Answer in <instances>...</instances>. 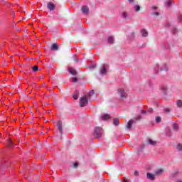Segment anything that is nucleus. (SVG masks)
<instances>
[{
	"mask_svg": "<svg viewBox=\"0 0 182 182\" xmlns=\"http://www.w3.org/2000/svg\"><path fill=\"white\" fill-rule=\"evenodd\" d=\"M103 135V129L100 127H97L94 129L93 136L95 139H100Z\"/></svg>",
	"mask_w": 182,
	"mask_h": 182,
	"instance_id": "f257e3e1",
	"label": "nucleus"
},
{
	"mask_svg": "<svg viewBox=\"0 0 182 182\" xmlns=\"http://www.w3.org/2000/svg\"><path fill=\"white\" fill-rule=\"evenodd\" d=\"M89 98L87 96L85 95L84 97H82L80 98V107H85L89 103Z\"/></svg>",
	"mask_w": 182,
	"mask_h": 182,
	"instance_id": "f03ea898",
	"label": "nucleus"
},
{
	"mask_svg": "<svg viewBox=\"0 0 182 182\" xmlns=\"http://www.w3.org/2000/svg\"><path fill=\"white\" fill-rule=\"evenodd\" d=\"M107 69H109V65H102V68L100 70V74L106 75V73H107Z\"/></svg>",
	"mask_w": 182,
	"mask_h": 182,
	"instance_id": "7ed1b4c3",
	"label": "nucleus"
},
{
	"mask_svg": "<svg viewBox=\"0 0 182 182\" xmlns=\"http://www.w3.org/2000/svg\"><path fill=\"white\" fill-rule=\"evenodd\" d=\"M118 92L119 93L121 97H126L127 96V93L124 92V90L123 88H119Z\"/></svg>",
	"mask_w": 182,
	"mask_h": 182,
	"instance_id": "20e7f679",
	"label": "nucleus"
},
{
	"mask_svg": "<svg viewBox=\"0 0 182 182\" xmlns=\"http://www.w3.org/2000/svg\"><path fill=\"white\" fill-rule=\"evenodd\" d=\"M81 11L84 15H87L89 14V7L87 6H82Z\"/></svg>",
	"mask_w": 182,
	"mask_h": 182,
	"instance_id": "39448f33",
	"label": "nucleus"
},
{
	"mask_svg": "<svg viewBox=\"0 0 182 182\" xmlns=\"http://www.w3.org/2000/svg\"><path fill=\"white\" fill-rule=\"evenodd\" d=\"M146 177L149 180H151V181L156 180V175L150 173H146Z\"/></svg>",
	"mask_w": 182,
	"mask_h": 182,
	"instance_id": "423d86ee",
	"label": "nucleus"
},
{
	"mask_svg": "<svg viewBox=\"0 0 182 182\" xmlns=\"http://www.w3.org/2000/svg\"><path fill=\"white\" fill-rule=\"evenodd\" d=\"M68 72L73 75V76H76V75H77V72H76V70H75L73 68L70 67L68 68Z\"/></svg>",
	"mask_w": 182,
	"mask_h": 182,
	"instance_id": "0eeeda50",
	"label": "nucleus"
},
{
	"mask_svg": "<svg viewBox=\"0 0 182 182\" xmlns=\"http://www.w3.org/2000/svg\"><path fill=\"white\" fill-rule=\"evenodd\" d=\"M57 127H58L60 134H62V132L63 130V129L62 127V121H58L57 122Z\"/></svg>",
	"mask_w": 182,
	"mask_h": 182,
	"instance_id": "6e6552de",
	"label": "nucleus"
},
{
	"mask_svg": "<svg viewBox=\"0 0 182 182\" xmlns=\"http://www.w3.org/2000/svg\"><path fill=\"white\" fill-rule=\"evenodd\" d=\"M140 32H141V36H142L144 38H146V36H149V32H148L147 30H146V29H141V30L140 31Z\"/></svg>",
	"mask_w": 182,
	"mask_h": 182,
	"instance_id": "1a4fd4ad",
	"label": "nucleus"
},
{
	"mask_svg": "<svg viewBox=\"0 0 182 182\" xmlns=\"http://www.w3.org/2000/svg\"><path fill=\"white\" fill-rule=\"evenodd\" d=\"M146 143H148V144H151V146H154V145L157 144V141H153L151 139H147Z\"/></svg>",
	"mask_w": 182,
	"mask_h": 182,
	"instance_id": "9d476101",
	"label": "nucleus"
},
{
	"mask_svg": "<svg viewBox=\"0 0 182 182\" xmlns=\"http://www.w3.org/2000/svg\"><path fill=\"white\" fill-rule=\"evenodd\" d=\"M48 9H50V11H53V9H55V4H53V3H48Z\"/></svg>",
	"mask_w": 182,
	"mask_h": 182,
	"instance_id": "9b49d317",
	"label": "nucleus"
},
{
	"mask_svg": "<svg viewBox=\"0 0 182 182\" xmlns=\"http://www.w3.org/2000/svg\"><path fill=\"white\" fill-rule=\"evenodd\" d=\"M133 123H134L133 119H130V120L128 122L127 124L126 125V128H127V129H132V124H133Z\"/></svg>",
	"mask_w": 182,
	"mask_h": 182,
	"instance_id": "f8f14e48",
	"label": "nucleus"
},
{
	"mask_svg": "<svg viewBox=\"0 0 182 182\" xmlns=\"http://www.w3.org/2000/svg\"><path fill=\"white\" fill-rule=\"evenodd\" d=\"M102 120H109L110 119V115L108 114H105L104 115L102 116Z\"/></svg>",
	"mask_w": 182,
	"mask_h": 182,
	"instance_id": "ddd939ff",
	"label": "nucleus"
},
{
	"mask_svg": "<svg viewBox=\"0 0 182 182\" xmlns=\"http://www.w3.org/2000/svg\"><path fill=\"white\" fill-rule=\"evenodd\" d=\"M73 97L75 100H77V99L79 98V92L75 91Z\"/></svg>",
	"mask_w": 182,
	"mask_h": 182,
	"instance_id": "4468645a",
	"label": "nucleus"
},
{
	"mask_svg": "<svg viewBox=\"0 0 182 182\" xmlns=\"http://www.w3.org/2000/svg\"><path fill=\"white\" fill-rule=\"evenodd\" d=\"M163 174V169H158L155 172V176H161Z\"/></svg>",
	"mask_w": 182,
	"mask_h": 182,
	"instance_id": "2eb2a0df",
	"label": "nucleus"
},
{
	"mask_svg": "<svg viewBox=\"0 0 182 182\" xmlns=\"http://www.w3.org/2000/svg\"><path fill=\"white\" fill-rule=\"evenodd\" d=\"M58 44L54 43V44L52 45V47H51L52 50H58Z\"/></svg>",
	"mask_w": 182,
	"mask_h": 182,
	"instance_id": "dca6fc26",
	"label": "nucleus"
},
{
	"mask_svg": "<svg viewBox=\"0 0 182 182\" xmlns=\"http://www.w3.org/2000/svg\"><path fill=\"white\" fill-rule=\"evenodd\" d=\"M108 42L111 44L114 43V38L112 36L108 37Z\"/></svg>",
	"mask_w": 182,
	"mask_h": 182,
	"instance_id": "f3484780",
	"label": "nucleus"
},
{
	"mask_svg": "<svg viewBox=\"0 0 182 182\" xmlns=\"http://www.w3.org/2000/svg\"><path fill=\"white\" fill-rule=\"evenodd\" d=\"M95 95V91L94 90H91V91H90V92L87 95H85V96H87V97H92V96H93Z\"/></svg>",
	"mask_w": 182,
	"mask_h": 182,
	"instance_id": "a211bd4d",
	"label": "nucleus"
},
{
	"mask_svg": "<svg viewBox=\"0 0 182 182\" xmlns=\"http://www.w3.org/2000/svg\"><path fill=\"white\" fill-rule=\"evenodd\" d=\"M121 16L122 18H123L124 19H127V16H128V14L127 13L123 11L121 14Z\"/></svg>",
	"mask_w": 182,
	"mask_h": 182,
	"instance_id": "6ab92c4d",
	"label": "nucleus"
},
{
	"mask_svg": "<svg viewBox=\"0 0 182 182\" xmlns=\"http://www.w3.org/2000/svg\"><path fill=\"white\" fill-rule=\"evenodd\" d=\"M176 106L177 107H182V100H177L176 101Z\"/></svg>",
	"mask_w": 182,
	"mask_h": 182,
	"instance_id": "aec40b11",
	"label": "nucleus"
},
{
	"mask_svg": "<svg viewBox=\"0 0 182 182\" xmlns=\"http://www.w3.org/2000/svg\"><path fill=\"white\" fill-rule=\"evenodd\" d=\"M160 70H166V72H167V70H168V67H167V65H164V66L160 68Z\"/></svg>",
	"mask_w": 182,
	"mask_h": 182,
	"instance_id": "412c9836",
	"label": "nucleus"
},
{
	"mask_svg": "<svg viewBox=\"0 0 182 182\" xmlns=\"http://www.w3.org/2000/svg\"><path fill=\"white\" fill-rule=\"evenodd\" d=\"M176 149L178 151H182V144H178L176 146Z\"/></svg>",
	"mask_w": 182,
	"mask_h": 182,
	"instance_id": "4be33fe9",
	"label": "nucleus"
},
{
	"mask_svg": "<svg viewBox=\"0 0 182 182\" xmlns=\"http://www.w3.org/2000/svg\"><path fill=\"white\" fill-rule=\"evenodd\" d=\"M171 4H173V1H171V0L165 1V5H166V6H171Z\"/></svg>",
	"mask_w": 182,
	"mask_h": 182,
	"instance_id": "5701e85b",
	"label": "nucleus"
},
{
	"mask_svg": "<svg viewBox=\"0 0 182 182\" xmlns=\"http://www.w3.org/2000/svg\"><path fill=\"white\" fill-rule=\"evenodd\" d=\"M113 123H114V126H118V124H119V119H113Z\"/></svg>",
	"mask_w": 182,
	"mask_h": 182,
	"instance_id": "b1692460",
	"label": "nucleus"
},
{
	"mask_svg": "<svg viewBox=\"0 0 182 182\" xmlns=\"http://www.w3.org/2000/svg\"><path fill=\"white\" fill-rule=\"evenodd\" d=\"M173 130H176V132H177V130H178V124H173Z\"/></svg>",
	"mask_w": 182,
	"mask_h": 182,
	"instance_id": "393cba45",
	"label": "nucleus"
},
{
	"mask_svg": "<svg viewBox=\"0 0 182 182\" xmlns=\"http://www.w3.org/2000/svg\"><path fill=\"white\" fill-rule=\"evenodd\" d=\"M161 90H162L163 92H166V90H167V86L166 85H162L161 87Z\"/></svg>",
	"mask_w": 182,
	"mask_h": 182,
	"instance_id": "a878e982",
	"label": "nucleus"
},
{
	"mask_svg": "<svg viewBox=\"0 0 182 182\" xmlns=\"http://www.w3.org/2000/svg\"><path fill=\"white\" fill-rule=\"evenodd\" d=\"M134 10L136 11V12H139V11H140V6L136 5L134 6Z\"/></svg>",
	"mask_w": 182,
	"mask_h": 182,
	"instance_id": "bb28decb",
	"label": "nucleus"
},
{
	"mask_svg": "<svg viewBox=\"0 0 182 182\" xmlns=\"http://www.w3.org/2000/svg\"><path fill=\"white\" fill-rule=\"evenodd\" d=\"M160 122H161V117H160L159 116L156 117V123H160Z\"/></svg>",
	"mask_w": 182,
	"mask_h": 182,
	"instance_id": "cd10ccee",
	"label": "nucleus"
},
{
	"mask_svg": "<svg viewBox=\"0 0 182 182\" xmlns=\"http://www.w3.org/2000/svg\"><path fill=\"white\" fill-rule=\"evenodd\" d=\"M38 69H39V67H38V65H34L33 67V72H37Z\"/></svg>",
	"mask_w": 182,
	"mask_h": 182,
	"instance_id": "c85d7f7f",
	"label": "nucleus"
},
{
	"mask_svg": "<svg viewBox=\"0 0 182 182\" xmlns=\"http://www.w3.org/2000/svg\"><path fill=\"white\" fill-rule=\"evenodd\" d=\"M164 112L165 113H170L171 109H170V108H165V109H164Z\"/></svg>",
	"mask_w": 182,
	"mask_h": 182,
	"instance_id": "c756f323",
	"label": "nucleus"
},
{
	"mask_svg": "<svg viewBox=\"0 0 182 182\" xmlns=\"http://www.w3.org/2000/svg\"><path fill=\"white\" fill-rule=\"evenodd\" d=\"M159 65H156V67H155V68H154V70H155V73H157V72L159 71Z\"/></svg>",
	"mask_w": 182,
	"mask_h": 182,
	"instance_id": "7c9ffc66",
	"label": "nucleus"
},
{
	"mask_svg": "<svg viewBox=\"0 0 182 182\" xmlns=\"http://www.w3.org/2000/svg\"><path fill=\"white\" fill-rule=\"evenodd\" d=\"M12 144H14V142H12V140L9 139V147H12Z\"/></svg>",
	"mask_w": 182,
	"mask_h": 182,
	"instance_id": "2f4dec72",
	"label": "nucleus"
},
{
	"mask_svg": "<svg viewBox=\"0 0 182 182\" xmlns=\"http://www.w3.org/2000/svg\"><path fill=\"white\" fill-rule=\"evenodd\" d=\"M72 82H73L74 83H76V82H77V79L76 77H73Z\"/></svg>",
	"mask_w": 182,
	"mask_h": 182,
	"instance_id": "473e14b6",
	"label": "nucleus"
},
{
	"mask_svg": "<svg viewBox=\"0 0 182 182\" xmlns=\"http://www.w3.org/2000/svg\"><path fill=\"white\" fill-rule=\"evenodd\" d=\"M73 166H74L75 168H77V167L79 166V164L77 162H75V163H74Z\"/></svg>",
	"mask_w": 182,
	"mask_h": 182,
	"instance_id": "72a5a7b5",
	"label": "nucleus"
},
{
	"mask_svg": "<svg viewBox=\"0 0 182 182\" xmlns=\"http://www.w3.org/2000/svg\"><path fill=\"white\" fill-rule=\"evenodd\" d=\"M96 68V64H92L91 66H90V69H95Z\"/></svg>",
	"mask_w": 182,
	"mask_h": 182,
	"instance_id": "f704fd0d",
	"label": "nucleus"
},
{
	"mask_svg": "<svg viewBox=\"0 0 182 182\" xmlns=\"http://www.w3.org/2000/svg\"><path fill=\"white\" fill-rule=\"evenodd\" d=\"M74 60H75V62H77L79 60V58H77V57H76V55H74Z\"/></svg>",
	"mask_w": 182,
	"mask_h": 182,
	"instance_id": "c9c22d12",
	"label": "nucleus"
},
{
	"mask_svg": "<svg viewBox=\"0 0 182 182\" xmlns=\"http://www.w3.org/2000/svg\"><path fill=\"white\" fill-rule=\"evenodd\" d=\"M148 113H153V108H149L148 109Z\"/></svg>",
	"mask_w": 182,
	"mask_h": 182,
	"instance_id": "e433bc0d",
	"label": "nucleus"
},
{
	"mask_svg": "<svg viewBox=\"0 0 182 182\" xmlns=\"http://www.w3.org/2000/svg\"><path fill=\"white\" fill-rule=\"evenodd\" d=\"M166 136H168V137H170V136H171V131H168V132L166 133Z\"/></svg>",
	"mask_w": 182,
	"mask_h": 182,
	"instance_id": "4c0bfd02",
	"label": "nucleus"
},
{
	"mask_svg": "<svg viewBox=\"0 0 182 182\" xmlns=\"http://www.w3.org/2000/svg\"><path fill=\"white\" fill-rule=\"evenodd\" d=\"M134 176H136V177H137L139 176V171H134Z\"/></svg>",
	"mask_w": 182,
	"mask_h": 182,
	"instance_id": "58836bf2",
	"label": "nucleus"
},
{
	"mask_svg": "<svg viewBox=\"0 0 182 182\" xmlns=\"http://www.w3.org/2000/svg\"><path fill=\"white\" fill-rule=\"evenodd\" d=\"M178 21H180L181 22L182 21V16H178Z\"/></svg>",
	"mask_w": 182,
	"mask_h": 182,
	"instance_id": "ea45409f",
	"label": "nucleus"
},
{
	"mask_svg": "<svg viewBox=\"0 0 182 182\" xmlns=\"http://www.w3.org/2000/svg\"><path fill=\"white\" fill-rule=\"evenodd\" d=\"M147 113V111L146 110H141V114H146Z\"/></svg>",
	"mask_w": 182,
	"mask_h": 182,
	"instance_id": "a19ab883",
	"label": "nucleus"
},
{
	"mask_svg": "<svg viewBox=\"0 0 182 182\" xmlns=\"http://www.w3.org/2000/svg\"><path fill=\"white\" fill-rule=\"evenodd\" d=\"M178 172L176 171L175 173H172V177H174V176H177Z\"/></svg>",
	"mask_w": 182,
	"mask_h": 182,
	"instance_id": "79ce46f5",
	"label": "nucleus"
},
{
	"mask_svg": "<svg viewBox=\"0 0 182 182\" xmlns=\"http://www.w3.org/2000/svg\"><path fill=\"white\" fill-rule=\"evenodd\" d=\"M153 15H156V16H159V12H154L153 13Z\"/></svg>",
	"mask_w": 182,
	"mask_h": 182,
	"instance_id": "37998d69",
	"label": "nucleus"
},
{
	"mask_svg": "<svg viewBox=\"0 0 182 182\" xmlns=\"http://www.w3.org/2000/svg\"><path fill=\"white\" fill-rule=\"evenodd\" d=\"M140 119H141V116L136 117V120H140Z\"/></svg>",
	"mask_w": 182,
	"mask_h": 182,
	"instance_id": "c03bdc74",
	"label": "nucleus"
},
{
	"mask_svg": "<svg viewBox=\"0 0 182 182\" xmlns=\"http://www.w3.org/2000/svg\"><path fill=\"white\" fill-rule=\"evenodd\" d=\"M173 33H176V32H177V29H176V28H173Z\"/></svg>",
	"mask_w": 182,
	"mask_h": 182,
	"instance_id": "a18cd8bd",
	"label": "nucleus"
},
{
	"mask_svg": "<svg viewBox=\"0 0 182 182\" xmlns=\"http://www.w3.org/2000/svg\"><path fill=\"white\" fill-rule=\"evenodd\" d=\"M124 182H129V181L126 178H124Z\"/></svg>",
	"mask_w": 182,
	"mask_h": 182,
	"instance_id": "49530a36",
	"label": "nucleus"
},
{
	"mask_svg": "<svg viewBox=\"0 0 182 182\" xmlns=\"http://www.w3.org/2000/svg\"><path fill=\"white\" fill-rule=\"evenodd\" d=\"M131 4H133L134 2V0H129Z\"/></svg>",
	"mask_w": 182,
	"mask_h": 182,
	"instance_id": "de8ad7c7",
	"label": "nucleus"
},
{
	"mask_svg": "<svg viewBox=\"0 0 182 182\" xmlns=\"http://www.w3.org/2000/svg\"><path fill=\"white\" fill-rule=\"evenodd\" d=\"M152 9H154V10H156V9H157V7H156V6H154V7H152Z\"/></svg>",
	"mask_w": 182,
	"mask_h": 182,
	"instance_id": "09e8293b",
	"label": "nucleus"
},
{
	"mask_svg": "<svg viewBox=\"0 0 182 182\" xmlns=\"http://www.w3.org/2000/svg\"><path fill=\"white\" fill-rule=\"evenodd\" d=\"M177 182H182V181H178Z\"/></svg>",
	"mask_w": 182,
	"mask_h": 182,
	"instance_id": "8fccbe9b",
	"label": "nucleus"
}]
</instances>
